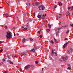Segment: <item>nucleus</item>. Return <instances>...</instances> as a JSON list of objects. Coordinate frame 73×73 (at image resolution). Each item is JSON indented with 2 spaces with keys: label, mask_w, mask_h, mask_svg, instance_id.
<instances>
[{
  "label": "nucleus",
  "mask_w": 73,
  "mask_h": 73,
  "mask_svg": "<svg viewBox=\"0 0 73 73\" xmlns=\"http://www.w3.org/2000/svg\"><path fill=\"white\" fill-rule=\"evenodd\" d=\"M6 38L7 39H8L12 37V33L11 32L8 31L6 33Z\"/></svg>",
  "instance_id": "1"
},
{
  "label": "nucleus",
  "mask_w": 73,
  "mask_h": 73,
  "mask_svg": "<svg viewBox=\"0 0 73 73\" xmlns=\"http://www.w3.org/2000/svg\"><path fill=\"white\" fill-rule=\"evenodd\" d=\"M38 8H39V10H44V7L41 5V6H39L38 7Z\"/></svg>",
  "instance_id": "2"
},
{
  "label": "nucleus",
  "mask_w": 73,
  "mask_h": 73,
  "mask_svg": "<svg viewBox=\"0 0 73 73\" xmlns=\"http://www.w3.org/2000/svg\"><path fill=\"white\" fill-rule=\"evenodd\" d=\"M62 58L64 59L63 61H66V60L68 58V57L67 56H66L65 57L62 56Z\"/></svg>",
  "instance_id": "3"
},
{
  "label": "nucleus",
  "mask_w": 73,
  "mask_h": 73,
  "mask_svg": "<svg viewBox=\"0 0 73 73\" xmlns=\"http://www.w3.org/2000/svg\"><path fill=\"white\" fill-rule=\"evenodd\" d=\"M37 49V47H35L34 48H33L30 51L31 52H35V50H36Z\"/></svg>",
  "instance_id": "4"
},
{
  "label": "nucleus",
  "mask_w": 73,
  "mask_h": 73,
  "mask_svg": "<svg viewBox=\"0 0 73 73\" xmlns=\"http://www.w3.org/2000/svg\"><path fill=\"white\" fill-rule=\"evenodd\" d=\"M70 50H68L67 51V53H68V54H69V53H70V52H72V48H70Z\"/></svg>",
  "instance_id": "5"
},
{
  "label": "nucleus",
  "mask_w": 73,
  "mask_h": 73,
  "mask_svg": "<svg viewBox=\"0 0 73 73\" xmlns=\"http://www.w3.org/2000/svg\"><path fill=\"white\" fill-rule=\"evenodd\" d=\"M30 67H31V66L30 65H27L25 67V69H27L29 68Z\"/></svg>",
  "instance_id": "6"
},
{
  "label": "nucleus",
  "mask_w": 73,
  "mask_h": 73,
  "mask_svg": "<svg viewBox=\"0 0 73 73\" xmlns=\"http://www.w3.org/2000/svg\"><path fill=\"white\" fill-rule=\"evenodd\" d=\"M70 13H69V11H68L66 13V16H70Z\"/></svg>",
  "instance_id": "7"
},
{
  "label": "nucleus",
  "mask_w": 73,
  "mask_h": 73,
  "mask_svg": "<svg viewBox=\"0 0 73 73\" xmlns=\"http://www.w3.org/2000/svg\"><path fill=\"white\" fill-rule=\"evenodd\" d=\"M69 44V42H68L65 43L63 45V48H65V47L66 46V45H67V44Z\"/></svg>",
  "instance_id": "8"
},
{
  "label": "nucleus",
  "mask_w": 73,
  "mask_h": 73,
  "mask_svg": "<svg viewBox=\"0 0 73 73\" xmlns=\"http://www.w3.org/2000/svg\"><path fill=\"white\" fill-rule=\"evenodd\" d=\"M34 5H39L40 3L38 2H36L34 3Z\"/></svg>",
  "instance_id": "9"
},
{
  "label": "nucleus",
  "mask_w": 73,
  "mask_h": 73,
  "mask_svg": "<svg viewBox=\"0 0 73 73\" xmlns=\"http://www.w3.org/2000/svg\"><path fill=\"white\" fill-rule=\"evenodd\" d=\"M22 54H23L24 56H25V55H27L28 54V53L26 52H23L22 53Z\"/></svg>",
  "instance_id": "10"
},
{
  "label": "nucleus",
  "mask_w": 73,
  "mask_h": 73,
  "mask_svg": "<svg viewBox=\"0 0 73 73\" xmlns=\"http://www.w3.org/2000/svg\"><path fill=\"white\" fill-rule=\"evenodd\" d=\"M25 38H23L22 39V42H24L25 41Z\"/></svg>",
  "instance_id": "11"
},
{
  "label": "nucleus",
  "mask_w": 73,
  "mask_h": 73,
  "mask_svg": "<svg viewBox=\"0 0 73 73\" xmlns=\"http://www.w3.org/2000/svg\"><path fill=\"white\" fill-rule=\"evenodd\" d=\"M54 40L55 43V44H57V40H56V39H55V38H54Z\"/></svg>",
  "instance_id": "12"
},
{
  "label": "nucleus",
  "mask_w": 73,
  "mask_h": 73,
  "mask_svg": "<svg viewBox=\"0 0 73 73\" xmlns=\"http://www.w3.org/2000/svg\"><path fill=\"white\" fill-rule=\"evenodd\" d=\"M68 25H65L64 26H62V27L63 28H66V27H68Z\"/></svg>",
  "instance_id": "13"
},
{
  "label": "nucleus",
  "mask_w": 73,
  "mask_h": 73,
  "mask_svg": "<svg viewBox=\"0 0 73 73\" xmlns=\"http://www.w3.org/2000/svg\"><path fill=\"white\" fill-rule=\"evenodd\" d=\"M59 31H60L59 30L56 33V36H58V33H59Z\"/></svg>",
  "instance_id": "14"
},
{
  "label": "nucleus",
  "mask_w": 73,
  "mask_h": 73,
  "mask_svg": "<svg viewBox=\"0 0 73 73\" xmlns=\"http://www.w3.org/2000/svg\"><path fill=\"white\" fill-rule=\"evenodd\" d=\"M41 16H42L41 15H38L37 16V17L38 18H40V19H41Z\"/></svg>",
  "instance_id": "15"
},
{
  "label": "nucleus",
  "mask_w": 73,
  "mask_h": 73,
  "mask_svg": "<svg viewBox=\"0 0 73 73\" xmlns=\"http://www.w3.org/2000/svg\"><path fill=\"white\" fill-rule=\"evenodd\" d=\"M26 4L27 5V6H30L31 4L29 3H26Z\"/></svg>",
  "instance_id": "16"
},
{
  "label": "nucleus",
  "mask_w": 73,
  "mask_h": 73,
  "mask_svg": "<svg viewBox=\"0 0 73 73\" xmlns=\"http://www.w3.org/2000/svg\"><path fill=\"white\" fill-rule=\"evenodd\" d=\"M30 40L31 41H32V42H33V39L32 38H30Z\"/></svg>",
  "instance_id": "17"
},
{
  "label": "nucleus",
  "mask_w": 73,
  "mask_h": 73,
  "mask_svg": "<svg viewBox=\"0 0 73 73\" xmlns=\"http://www.w3.org/2000/svg\"><path fill=\"white\" fill-rule=\"evenodd\" d=\"M62 28H59L57 29H55V31H57V30H60V29H61Z\"/></svg>",
  "instance_id": "18"
},
{
  "label": "nucleus",
  "mask_w": 73,
  "mask_h": 73,
  "mask_svg": "<svg viewBox=\"0 0 73 73\" xmlns=\"http://www.w3.org/2000/svg\"><path fill=\"white\" fill-rule=\"evenodd\" d=\"M48 27L50 28H51V25H50V24H48Z\"/></svg>",
  "instance_id": "19"
},
{
  "label": "nucleus",
  "mask_w": 73,
  "mask_h": 73,
  "mask_svg": "<svg viewBox=\"0 0 73 73\" xmlns=\"http://www.w3.org/2000/svg\"><path fill=\"white\" fill-rule=\"evenodd\" d=\"M28 29L27 28H24L23 29V31H26V30H27Z\"/></svg>",
  "instance_id": "20"
},
{
  "label": "nucleus",
  "mask_w": 73,
  "mask_h": 73,
  "mask_svg": "<svg viewBox=\"0 0 73 73\" xmlns=\"http://www.w3.org/2000/svg\"><path fill=\"white\" fill-rule=\"evenodd\" d=\"M52 54H54V52L53 51V50H52L51 52Z\"/></svg>",
  "instance_id": "21"
},
{
  "label": "nucleus",
  "mask_w": 73,
  "mask_h": 73,
  "mask_svg": "<svg viewBox=\"0 0 73 73\" xmlns=\"http://www.w3.org/2000/svg\"><path fill=\"white\" fill-rule=\"evenodd\" d=\"M67 69H69V70H70V69H71V68L70 67H68L67 68Z\"/></svg>",
  "instance_id": "22"
},
{
  "label": "nucleus",
  "mask_w": 73,
  "mask_h": 73,
  "mask_svg": "<svg viewBox=\"0 0 73 73\" xmlns=\"http://www.w3.org/2000/svg\"><path fill=\"white\" fill-rule=\"evenodd\" d=\"M67 66H69V67L70 66V64H67Z\"/></svg>",
  "instance_id": "23"
},
{
  "label": "nucleus",
  "mask_w": 73,
  "mask_h": 73,
  "mask_svg": "<svg viewBox=\"0 0 73 73\" xmlns=\"http://www.w3.org/2000/svg\"><path fill=\"white\" fill-rule=\"evenodd\" d=\"M5 28L6 29H8V27L7 26H5Z\"/></svg>",
  "instance_id": "24"
},
{
  "label": "nucleus",
  "mask_w": 73,
  "mask_h": 73,
  "mask_svg": "<svg viewBox=\"0 0 73 73\" xmlns=\"http://www.w3.org/2000/svg\"><path fill=\"white\" fill-rule=\"evenodd\" d=\"M54 53L55 54V56H57V52H54Z\"/></svg>",
  "instance_id": "25"
},
{
  "label": "nucleus",
  "mask_w": 73,
  "mask_h": 73,
  "mask_svg": "<svg viewBox=\"0 0 73 73\" xmlns=\"http://www.w3.org/2000/svg\"><path fill=\"white\" fill-rule=\"evenodd\" d=\"M10 64H11L12 65H13V63L11 61L10 62Z\"/></svg>",
  "instance_id": "26"
},
{
  "label": "nucleus",
  "mask_w": 73,
  "mask_h": 73,
  "mask_svg": "<svg viewBox=\"0 0 73 73\" xmlns=\"http://www.w3.org/2000/svg\"><path fill=\"white\" fill-rule=\"evenodd\" d=\"M50 42H51V43H52V44H54V42H53V40H51Z\"/></svg>",
  "instance_id": "27"
},
{
  "label": "nucleus",
  "mask_w": 73,
  "mask_h": 73,
  "mask_svg": "<svg viewBox=\"0 0 73 73\" xmlns=\"http://www.w3.org/2000/svg\"><path fill=\"white\" fill-rule=\"evenodd\" d=\"M68 10H69L70 9V7H68Z\"/></svg>",
  "instance_id": "28"
},
{
  "label": "nucleus",
  "mask_w": 73,
  "mask_h": 73,
  "mask_svg": "<svg viewBox=\"0 0 73 73\" xmlns=\"http://www.w3.org/2000/svg\"><path fill=\"white\" fill-rule=\"evenodd\" d=\"M69 30H68L66 32V33L67 34L68 33H69Z\"/></svg>",
  "instance_id": "29"
},
{
  "label": "nucleus",
  "mask_w": 73,
  "mask_h": 73,
  "mask_svg": "<svg viewBox=\"0 0 73 73\" xmlns=\"http://www.w3.org/2000/svg\"><path fill=\"white\" fill-rule=\"evenodd\" d=\"M56 7H57V5H55L54 7V8H56Z\"/></svg>",
  "instance_id": "30"
},
{
  "label": "nucleus",
  "mask_w": 73,
  "mask_h": 73,
  "mask_svg": "<svg viewBox=\"0 0 73 73\" xmlns=\"http://www.w3.org/2000/svg\"><path fill=\"white\" fill-rule=\"evenodd\" d=\"M8 13H6L5 14V16H7V17L8 16Z\"/></svg>",
  "instance_id": "31"
},
{
  "label": "nucleus",
  "mask_w": 73,
  "mask_h": 73,
  "mask_svg": "<svg viewBox=\"0 0 73 73\" xmlns=\"http://www.w3.org/2000/svg\"><path fill=\"white\" fill-rule=\"evenodd\" d=\"M31 67V68H33L34 67V66L33 65H31V66H30V67Z\"/></svg>",
  "instance_id": "32"
},
{
  "label": "nucleus",
  "mask_w": 73,
  "mask_h": 73,
  "mask_svg": "<svg viewBox=\"0 0 73 73\" xmlns=\"http://www.w3.org/2000/svg\"><path fill=\"white\" fill-rule=\"evenodd\" d=\"M15 20H17V21H18V19H19L18 18V17H17L15 19Z\"/></svg>",
  "instance_id": "33"
},
{
  "label": "nucleus",
  "mask_w": 73,
  "mask_h": 73,
  "mask_svg": "<svg viewBox=\"0 0 73 73\" xmlns=\"http://www.w3.org/2000/svg\"><path fill=\"white\" fill-rule=\"evenodd\" d=\"M7 62H10H10H11V60H7Z\"/></svg>",
  "instance_id": "34"
},
{
  "label": "nucleus",
  "mask_w": 73,
  "mask_h": 73,
  "mask_svg": "<svg viewBox=\"0 0 73 73\" xmlns=\"http://www.w3.org/2000/svg\"><path fill=\"white\" fill-rule=\"evenodd\" d=\"M38 61H35V64H38Z\"/></svg>",
  "instance_id": "35"
},
{
  "label": "nucleus",
  "mask_w": 73,
  "mask_h": 73,
  "mask_svg": "<svg viewBox=\"0 0 73 73\" xmlns=\"http://www.w3.org/2000/svg\"><path fill=\"white\" fill-rule=\"evenodd\" d=\"M64 40H68V39L67 38H65L64 39Z\"/></svg>",
  "instance_id": "36"
},
{
  "label": "nucleus",
  "mask_w": 73,
  "mask_h": 73,
  "mask_svg": "<svg viewBox=\"0 0 73 73\" xmlns=\"http://www.w3.org/2000/svg\"><path fill=\"white\" fill-rule=\"evenodd\" d=\"M70 26H71V27H73V24H71Z\"/></svg>",
  "instance_id": "37"
},
{
  "label": "nucleus",
  "mask_w": 73,
  "mask_h": 73,
  "mask_svg": "<svg viewBox=\"0 0 73 73\" xmlns=\"http://www.w3.org/2000/svg\"><path fill=\"white\" fill-rule=\"evenodd\" d=\"M47 31V32H49V31H50V29H47L46 30Z\"/></svg>",
  "instance_id": "38"
},
{
  "label": "nucleus",
  "mask_w": 73,
  "mask_h": 73,
  "mask_svg": "<svg viewBox=\"0 0 73 73\" xmlns=\"http://www.w3.org/2000/svg\"><path fill=\"white\" fill-rule=\"evenodd\" d=\"M39 37L40 38H42V35H40Z\"/></svg>",
  "instance_id": "39"
},
{
  "label": "nucleus",
  "mask_w": 73,
  "mask_h": 73,
  "mask_svg": "<svg viewBox=\"0 0 73 73\" xmlns=\"http://www.w3.org/2000/svg\"><path fill=\"white\" fill-rule=\"evenodd\" d=\"M7 57L8 58H10V56L9 55H7Z\"/></svg>",
  "instance_id": "40"
},
{
  "label": "nucleus",
  "mask_w": 73,
  "mask_h": 73,
  "mask_svg": "<svg viewBox=\"0 0 73 73\" xmlns=\"http://www.w3.org/2000/svg\"><path fill=\"white\" fill-rule=\"evenodd\" d=\"M59 3V6H61V2H60Z\"/></svg>",
  "instance_id": "41"
},
{
  "label": "nucleus",
  "mask_w": 73,
  "mask_h": 73,
  "mask_svg": "<svg viewBox=\"0 0 73 73\" xmlns=\"http://www.w3.org/2000/svg\"><path fill=\"white\" fill-rule=\"evenodd\" d=\"M38 33H39V34H40V31H39L38 32Z\"/></svg>",
  "instance_id": "42"
},
{
  "label": "nucleus",
  "mask_w": 73,
  "mask_h": 73,
  "mask_svg": "<svg viewBox=\"0 0 73 73\" xmlns=\"http://www.w3.org/2000/svg\"><path fill=\"white\" fill-rule=\"evenodd\" d=\"M3 73H8V72L7 71H4L3 72Z\"/></svg>",
  "instance_id": "43"
},
{
  "label": "nucleus",
  "mask_w": 73,
  "mask_h": 73,
  "mask_svg": "<svg viewBox=\"0 0 73 73\" xmlns=\"http://www.w3.org/2000/svg\"><path fill=\"white\" fill-rule=\"evenodd\" d=\"M70 9H73V6L72 7H70Z\"/></svg>",
  "instance_id": "44"
},
{
  "label": "nucleus",
  "mask_w": 73,
  "mask_h": 73,
  "mask_svg": "<svg viewBox=\"0 0 73 73\" xmlns=\"http://www.w3.org/2000/svg\"><path fill=\"white\" fill-rule=\"evenodd\" d=\"M33 15H34V16H35V12H34V13H33Z\"/></svg>",
  "instance_id": "45"
},
{
  "label": "nucleus",
  "mask_w": 73,
  "mask_h": 73,
  "mask_svg": "<svg viewBox=\"0 0 73 73\" xmlns=\"http://www.w3.org/2000/svg\"><path fill=\"white\" fill-rule=\"evenodd\" d=\"M3 49H1V50H0V52H3Z\"/></svg>",
  "instance_id": "46"
},
{
  "label": "nucleus",
  "mask_w": 73,
  "mask_h": 73,
  "mask_svg": "<svg viewBox=\"0 0 73 73\" xmlns=\"http://www.w3.org/2000/svg\"><path fill=\"white\" fill-rule=\"evenodd\" d=\"M3 61H5V60L4 59H3Z\"/></svg>",
  "instance_id": "47"
},
{
  "label": "nucleus",
  "mask_w": 73,
  "mask_h": 73,
  "mask_svg": "<svg viewBox=\"0 0 73 73\" xmlns=\"http://www.w3.org/2000/svg\"><path fill=\"white\" fill-rule=\"evenodd\" d=\"M46 21H45L44 22V24H46Z\"/></svg>",
  "instance_id": "48"
},
{
  "label": "nucleus",
  "mask_w": 73,
  "mask_h": 73,
  "mask_svg": "<svg viewBox=\"0 0 73 73\" xmlns=\"http://www.w3.org/2000/svg\"><path fill=\"white\" fill-rule=\"evenodd\" d=\"M14 36H16V34H15V33H14Z\"/></svg>",
  "instance_id": "49"
},
{
  "label": "nucleus",
  "mask_w": 73,
  "mask_h": 73,
  "mask_svg": "<svg viewBox=\"0 0 73 73\" xmlns=\"http://www.w3.org/2000/svg\"><path fill=\"white\" fill-rule=\"evenodd\" d=\"M7 17H11V16L10 15H8Z\"/></svg>",
  "instance_id": "50"
},
{
  "label": "nucleus",
  "mask_w": 73,
  "mask_h": 73,
  "mask_svg": "<svg viewBox=\"0 0 73 73\" xmlns=\"http://www.w3.org/2000/svg\"><path fill=\"white\" fill-rule=\"evenodd\" d=\"M2 43V42L1 41H0V44H1Z\"/></svg>",
  "instance_id": "51"
},
{
  "label": "nucleus",
  "mask_w": 73,
  "mask_h": 73,
  "mask_svg": "<svg viewBox=\"0 0 73 73\" xmlns=\"http://www.w3.org/2000/svg\"><path fill=\"white\" fill-rule=\"evenodd\" d=\"M42 16H43V17H45V15H43Z\"/></svg>",
  "instance_id": "52"
},
{
  "label": "nucleus",
  "mask_w": 73,
  "mask_h": 73,
  "mask_svg": "<svg viewBox=\"0 0 73 73\" xmlns=\"http://www.w3.org/2000/svg\"><path fill=\"white\" fill-rule=\"evenodd\" d=\"M20 70H21V71H22V69L20 68Z\"/></svg>",
  "instance_id": "53"
},
{
  "label": "nucleus",
  "mask_w": 73,
  "mask_h": 73,
  "mask_svg": "<svg viewBox=\"0 0 73 73\" xmlns=\"http://www.w3.org/2000/svg\"><path fill=\"white\" fill-rule=\"evenodd\" d=\"M7 4H8V6H9V4L7 3Z\"/></svg>",
  "instance_id": "54"
},
{
  "label": "nucleus",
  "mask_w": 73,
  "mask_h": 73,
  "mask_svg": "<svg viewBox=\"0 0 73 73\" xmlns=\"http://www.w3.org/2000/svg\"><path fill=\"white\" fill-rule=\"evenodd\" d=\"M0 8H3V7H0Z\"/></svg>",
  "instance_id": "55"
},
{
  "label": "nucleus",
  "mask_w": 73,
  "mask_h": 73,
  "mask_svg": "<svg viewBox=\"0 0 73 73\" xmlns=\"http://www.w3.org/2000/svg\"><path fill=\"white\" fill-rule=\"evenodd\" d=\"M13 29H15V28L13 27Z\"/></svg>",
  "instance_id": "56"
},
{
  "label": "nucleus",
  "mask_w": 73,
  "mask_h": 73,
  "mask_svg": "<svg viewBox=\"0 0 73 73\" xmlns=\"http://www.w3.org/2000/svg\"><path fill=\"white\" fill-rule=\"evenodd\" d=\"M14 57H17V56H15Z\"/></svg>",
  "instance_id": "57"
},
{
  "label": "nucleus",
  "mask_w": 73,
  "mask_h": 73,
  "mask_svg": "<svg viewBox=\"0 0 73 73\" xmlns=\"http://www.w3.org/2000/svg\"><path fill=\"white\" fill-rule=\"evenodd\" d=\"M60 61H62V60H60Z\"/></svg>",
  "instance_id": "58"
},
{
  "label": "nucleus",
  "mask_w": 73,
  "mask_h": 73,
  "mask_svg": "<svg viewBox=\"0 0 73 73\" xmlns=\"http://www.w3.org/2000/svg\"><path fill=\"white\" fill-rule=\"evenodd\" d=\"M45 16H46V14H45Z\"/></svg>",
  "instance_id": "59"
},
{
  "label": "nucleus",
  "mask_w": 73,
  "mask_h": 73,
  "mask_svg": "<svg viewBox=\"0 0 73 73\" xmlns=\"http://www.w3.org/2000/svg\"><path fill=\"white\" fill-rule=\"evenodd\" d=\"M6 3H7V4H8L7 2H6Z\"/></svg>",
  "instance_id": "60"
},
{
  "label": "nucleus",
  "mask_w": 73,
  "mask_h": 73,
  "mask_svg": "<svg viewBox=\"0 0 73 73\" xmlns=\"http://www.w3.org/2000/svg\"><path fill=\"white\" fill-rule=\"evenodd\" d=\"M22 27V28H24V27Z\"/></svg>",
  "instance_id": "61"
},
{
  "label": "nucleus",
  "mask_w": 73,
  "mask_h": 73,
  "mask_svg": "<svg viewBox=\"0 0 73 73\" xmlns=\"http://www.w3.org/2000/svg\"><path fill=\"white\" fill-rule=\"evenodd\" d=\"M52 12H53V11H52Z\"/></svg>",
  "instance_id": "62"
},
{
  "label": "nucleus",
  "mask_w": 73,
  "mask_h": 73,
  "mask_svg": "<svg viewBox=\"0 0 73 73\" xmlns=\"http://www.w3.org/2000/svg\"><path fill=\"white\" fill-rule=\"evenodd\" d=\"M60 4L61 5H62V3H61Z\"/></svg>",
  "instance_id": "63"
},
{
  "label": "nucleus",
  "mask_w": 73,
  "mask_h": 73,
  "mask_svg": "<svg viewBox=\"0 0 73 73\" xmlns=\"http://www.w3.org/2000/svg\"><path fill=\"white\" fill-rule=\"evenodd\" d=\"M40 31H41V30H40Z\"/></svg>",
  "instance_id": "64"
}]
</instances>
